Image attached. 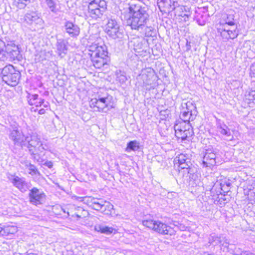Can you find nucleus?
I'll use <instances>...</instances> for the list:
<instances>
[{
  "instance_id": "1",
  "label": "nucleus",
  "mask_w": 255,
  "mask_h": 255,
  "mask_svg": "<svg viewBox=\"0 0 255 255\" xmlns=\"http://www.w3.org/2000/svg\"><path fill=\"white\" fill-rule=\"evenodd\" d=\"M127 8L131 15L127 23L132 29L142 30L148 20V7L138 0H131L128 4Z\"/></svg>"
},
{
  "instance_id": "2",
  "label": "nucleus",
  "mask_w": 255,
  "mask_h": 255,
  "mask_svg": "<svg viewBox=\"0 0 255 255\" xmlns=\"http://www.w3.org/2000/svg\"><path fill=\"white\" fill-rule=\"evenodd\" d=\"M89 55L93 66L96 68L100 69L107 65L109 58L107 47L105 44L99 45V44H93L89 46Z\"/></svg>"
},
{
  "instance_id": "3",
  "label": "nucleus",
  "mask_w": 255,
  "mask_h": 255,
  "mask_svg": "<svg viewBox=\"0 0 255 255\" xmlns=\"http://www.w3.org/2000/svg\"><path fill=\"white\" fill-rule=\"evenodd\" d=\"M76 199L79 201L86 204L94 210H101L102 212L106 215L110 214L111 210L114 208L112 204L102 199L95 198L92 197H77Z\"/></svg>"
},
{
  "instance_id": "4",
  "label": "nucleus",
  "mask_w": 255,
  "mask_h": 255,
  "mask_svg": "<svg viewBox=\"0 0 255 255\" xmlns=\"http://www.w3.org/2000/svg\"><path fill=\"white\" fill-rule=\"evenodd\" d=\"M1 74L2 81L11 86H16L20 77L19 71L10 64L5 66L2 69Z\"/></svg>"
},
{
  "instance_id": "5",
  "label": "nucleus",
  "mask_w": 255,
  "mask_h": 255,
  "mask_svg": "<svg viewBox=\"0 0 255 255\" xmlns=\"http://www.w3.org/2000/svg\"><path fill=\"white\" fill-rule=\"evenodd\" d=\"M107 6L105 0H91L88 6L87 14L94 19L101 18L107 9Z\"/></svg>"
},
{
  "instance_id": "6",
  "label": "nucleus",
  "mask_w": 255,
  "mask_h": 255,
  "mask_svg": "<svg viewBox=\"0 0 255 255\" xmlns=\"http://www.w3.org/2000/svg\"><path fill=\"white\" fill-rule=\"evenodd\" d=\"M112 97L106 92L103 95H98L97 98L92 99L90 102L92 108H96L99 112H106L113 108L111 105Z\"/></svg>"
},
{
  "instance_id": "7",
  "label": "nucleus",
  "mask_w": 255,
  "mask_h": 255,
  "mask_svg": "<svg viewBox=\"0 0 255 255\" xmlns=\"http://www.w3.org/2000/svg\"><path fill=\"white\" fill-rule=\"evenodd\" d=\"M25 141L28 142L27 148L30 154H34V149L40 150L41 152H43L45 150L40 136L37 133L33 132L30 130V132L28 130L27 131Z\"/></svg>"
},
{
  "instance_id": "8",
  "label": "nucleus",
  "mask_w": 255,
  "mask_h": 255,
  "mask_svg": "<svg viewBox=\"0 0 255 255\" xmlns=\"http://www.w3.org/2000/svg\"><path fill=\"white\" fill-rule=\"evenodd\" d=\"M105 31L113 39L122 38L124 36V30L120 27V23L112 17L107 18Z\"/></svg>"
},
{
  "instance_id": "9",
  "label": "nucleus",
  "mask_w": 255,
  "mask_h": 255,
  "mask_svg": "<svg viewBox=\"0 0 255 255\" xmlns=\"http://www.w3.org/2000/svg\"><path fill=\"white\" fill-rule=\"evenodd\" d=\"M202 165L203 167L212 168L216 164L218 149L209 146L204 151Z\"/></svg>"
},
{
  "instance_id": "10",
  "label": "nucleus",
  "mask_w": 255,
  "mask_h": 255,
  "mask_svg": "<svg viewBox=\"0 0 255 255\" xmlns=\"http://www.w3.org/2000/svg\"><path fill=\"white\" fill-rule=\"evenodd\" d=\"M24 20L32 30H38L43 27V21L35 12L26 13L24 16Z\"/></svg>"
},
{
  "instance_id": "11",
  "label": "nucleus",
  "mask_w": 255,
  "mask_h": 255,
  "mask_svg": "<svg viewBox=\"0 0 255 255\" xmlns=\"http://www.w3.org/2000/svg\"><path fill=\"white\" fill-rule=\"evenodd\" d=\"M26 135L27 133H25L24 129L20 131L17 128H13L10 131L9 138L13 142L14 145L22 148L25 144V136Z\"/></svg>"
},
{
  "instance_id": "12",
  "label": "nucleus",
  "mask_w": 255,
  "mask_h": 255,
  "mask_svg": "<svg viewBox=\"0 0 255 255\" xmlns=\"http://www.w3.org/2000/svg\"><path fill=\"white\" fill-rule=\"evenodd\" d=\"M7 178L15 187L22 193L27 191L31 187L30 184L27 182L24 178H20L15 175L9 174Z\"/></svg>"
},
{
  "instance_id": "13",
  "label": "nucleus",
  "mask_w": 255,
  "mask_h": 255,
  "mask_svg": "<svg viewBox=\"0 0 255 255\" xmlns=\"http://www.w3.org/2000/svg\"><path fill=\"white\" fill-rule=\"evenodd\" d=\"M28 197L30 203L35 206L42 204L46 199L45 193L36 187H33L30 190Z\"/></svg>"
},
{
  "instance_id": "14",
  "label": "nucleus",
  "mask_w": 255,
  "mask_h": 255,
  "mask_svg": "<svg viewBox=\"0 0 255 255\" xmlns=\"http://www.w3.org/2000/svg\"><path fill=\"white\" fill-rule=\"evenodd\" d=\"M178 5V0H160L158 2L160 11L165 13H169L174 10Z\"/></svg>"
},
{
  "instance_id": "15",
  "label": "nucleus",
  "mask_w": 255,
  "mask_h": 255,
  "mask_svg": "<svg viewBox=\"0 0 255 255\" xmlns=\"http://www.w3.org/2000/svg\"><path fill=\"white\" fill-rule=\"evenodd\" d=\"M208 244L214 246H221L229 249L230 245L228 239L223 235H217L215 233L210 234L208 237Z\"/></svg>"
},
{
  "instance_id": "16",
  "label": "nucleus",
  "mask_w": 255,
  "mask_h": 255,
  "mask_svg": "<svg viewBox=\"0 0 255 255\" xmlns=\"http://www.w3.org/2000/svg\"><path fill=\"white\" fill-rule=\"evenodd\" d=\"M64 27L66 32L71 37H77L80 34V28L79 26L71 21H66Z\"/></svg>"
},
{
  "instance_id": "17",
  "label": "nucleus",
  "mask_w": 255,
  "mask_h": 255,
  "mask_svg": "<svg viewBox=\"0 0 255 255\" xmlns=\"http://www.w3.org/2000/svg\"><path fill=\"white\" fill-rule=\"evenodd\" d=\"M4 47L6 51L7 58L14 60H19L21 58L19 48L16 45L8 44Z\"/></svg>"
},
{
  "instance_id": "18",
  "label": "nucleus",
  "mask_w": 255,
  "mask_h": 255,
  "mask_svg": "<svg viewBox=\"0 0 255 255\" xmlns=\"http://www.w3.org/2000/svg\"><path fill=\"white\" fill-rule=\"evenodd\" d=\"M153 231L161 235H171L173 234V230L172 228L168 226L167 224L161 222L160 221H157L155 228Z\"/></svg>"
},
{
  "instance_id": "19",
  "label": "nucleus",
  "mask_w": 255,
  "mask_h": 255,
  "mask_svg": "<svg viewBox=\"0 0 255 255\" xmlns=\"http://www.w3.org/2000/svg\"><path fill=\"white\" fill-rule=\"evenodd\" d=\"M174 128L176 136L178 138H181L182 140L187 139V138L191 137L193 134V128H190L189 126H187L188 130L186 131L179 129V127L178 126H174Z\"/></svg>"
},
{
  "instance_id": "20",
  "label": "nucleus",
  "mask_w": 255,
  "mask_h": 255,
  "mask_svg": "<svg viewBox=\"0 0 255 255\" xmlns=\"http://www.w3.org/2000/svg\"><path fill=\"white\" fill-rule=\"evenodd\" d=\"M218 31L225 40H228L229 39H234L238 35L235 28L231 29H226L225 27H219L218 28Z\"/></svg>"
},
{
  "instance_id": "21",
  "label": "nucleus",
  "mask_w": 255,
  "mask_h": 255,
  "mask_svg": "<svg viewBox=\"0 0 255 255\" xmlns=\"http://www.w3.org/2000/svg\"><path fill=\"white\" fill-rule=\"evenodd\" d=\"M153 73V70L150 68L142 70L141 73L138 75L137 79L142 80L143 85H149L151 77L154 76Z\"/></svg>"
},
{
  "instance_id": "22",
  "label": "nucleus",
  "mask_w": 255,
  "mask_h": 255,
  "mask_svg": "<svg viewBox=\"0 0 255 255\" xmlns=\"http://www.w3.org/2000/svg\"><path fill=\"white\" fill-rule=\"evenodd\" d=\"M94 230L100 233L107 235H111L113 233L116 234L117 231L113 227H109L103 224H97L94 227Z\"/></svg>"
},
{
  "instance_id": "23",
  "label": "nucleus",
  "mask_w": 255,
  "mask_h": 255,
  "mask_svg": "<svg viewBox=\"0 0 255 255\" xmlns=\"http://www.w3.org/2000/svg\"><path fill=\"white\" fill-rule=\"evenodd\" d=\"M131 42L133 43L135 52L140 53L144 50L145 41L142 38H134Z\"/></svg>"
},
{
  "instance_id": "24",
  "label": "nucleus",
  "mask_w": 255,
  "mask_h": 255,
  "mask_svg": "<svg viewBox=\"0 0 255 255\" xmlns=\"http://www.w3.org/2000/svg\"><path fill=\"white\" fill-rule=\"evenodd\" d=\"M175 14L179 16L188 17L190 15V12L188 7L180 5L177 6L174 10Z\"/></svg>"
},
{
  "instance_id": "25",
  "label": "nucleus",
  "mask_w": 255,
  "mask_h": 255,
  "mask_svg": "<svg viewBox=\"0 0 255 255\" xmlns=\"http://www.w3.org/2000/svg\"><path fill=\"white\" fill-rule=\"evenodd\" d=\"M187 111H183L180 116L182 122L185 123H190V121H193L195 118L196 115L192 113L191 111H189L187 108Z\"/></svg>"
},
{
  "instance_id": "26",
  "label": "nucleus",
  "mask_w": 255,
  "mask_h": 255,
  "mask_svg": "<svg viewBox=\"0 0 255 255\" xmlns=\"http://www.w3.org/2000/svg\"><path fill=\"white\" fill-rule=\"evenodd\" d=\"M67 44L68 42L64 39H60L57 40L56 48L59 55L62 53H66L67 50Z\"/></svg>"
},
{
  "instance_id": "27",
  "label": "nucleus",
  "mask_w": 255,
  "mask_h": 255,
  "mask_svg": "<svg viewBox=\"0 0 255 255\" xmlns=\"http://www.w3.org/2000/svg\"><path fill=\"white\" fill-rule=\"evenodd\" d=\"M17 232V228L15 226H6L3 227V236L11 237Z\"/></svg>"
},
{
  "instance_id": "28",
  "label": "nucleus",
  "mask_w": 255,
  "mask_h": 255,
  "mask_svg": "<svg viewBox=\"0 0 255 255\" xmlns=\"http://www.w3.org/2000/svg\"><path fill=\"white\" fill-rule=\"evenodd\" d=\"M219 129L221 134L229 137L228 140H232L233 139V136L231 133L230 129L226 125L223 124L222 125H220L219 127Z\"/></svg>"
},
{
  "instance_id": "29",
  "label": "nucleus",
  "mask_w": 255,
  "mask_h": 255,
  "mask_svg": "<svg viewBox=\"0 0 255 255\" xmlns=\"http://www.w3.org/2000/svg\"><path fill=\"white\" fill-rule=\"evenodd\" d=\"M139 148V143L136 140L130 141L127 144V147L125 150L127 152L131 151H136Z\"/></svg>"
},
{
  "instance_id": "30",
  "label": "nucleus",
  "mask_w": 255,
  "mask_h": 255,
  "mask_svg": "<svg viewBox=\"0 0 255 255\" xmlns=\"http://www.w3.org/2000/svg\"><path fill=\"white\" fill-rule=\"evenodd\" d=\"M75 209L76 211L75 215L78 218H84L89 215L88 212L81 207H75Z\"/></svg>"
},
{
  "instance_id": "31",
  "label": "nucleus",
  "mask_w": 255,
  "mask_h": 255,
  "mask_svg": "<svg viewBox=\"0 0 255 255\" xmlns=\"http://www.w3.org/2000/svg\"><path fill=\"white\" fill-rule=\"evenodd\" d=\"M178 166L181 169H186L188 174H192L191 172L193 171V167H192L191 159H187L186 163L179 164Z\"/></svg>"
},
{
  "instance_id": "32",
  "label": "nucleus",
  "mask_w": 255,
  "mask_h": 255,
  "mask_svg": "<svg viewBox=\"0 0 255 255\" xmlns=\"http://www.w3.org/2000/svg\"><path fill=\"white\" fill-rule=\"evenodd\" d=\"M156 222L157 221L152 219L144 220L142 221V224L144 226L153 230Z\"/></svg>"
},
{
  "instance_id": "33",
  "label": "nucleus",
  "mask_w": 255,
  "mask_h": 255,
  "mask_svg": "<svg viewBox=\"0 0 255 255\" xmlns=\"http://www.w3.org/2000/svg\"><path fill=\"white\" fill-rule=\"evenodd\" d=\"M46 4L50 10L56 13L58 9L57 8L56 3L54 0H45Z\"/></svg>"
},
{
  "instance_id": "34",
  "label": "nucleus",
  "mask_w": 255,
  "mask_h": 255,
  "mask_svg": "<svg viewBox=\"0 0 255 255\" xmlns=\"http://www.w3.org/2000/svg\"><path fill=\"white\" fill-rule=\"evenodd\" d=\"M187 159H190L187 157V156L184 154H180L174 159V161L176 163L179 164L186 163Z\"/></svg>"
},
{
  "instance_id": "35",
  "label": "nucleus",
  "mask_w": 255,
  "mask_h": 255,
  "mask_svg": "<svg viewBox=\"0 0 255 255\" xmlns=\"http://www.w3.org/2000/svg\"><path fill=\"white\" fill-rule=\"evenodd\" d=\"M26 98L28 103L30 105H33V104H35L36 100H38V95L37 94H30L28 93Z\"/></svg>"
},
{
  "instance_id": "36",
  "label": "nucleus",
  "mask_w": 255,
  "mask_h": 255,
  "mask_svg": "<svg viewBox=\"0 0 255 255\" xmlns=\"http://www.w3.org/2000/svg\"><path fill=\"white\" fill-rule=\"evenodd\" d=\"M225 24L228 25L234 26L235 25L234 16L233 14H228L226 15V18L224 20Z\"/></svg>"
},
{
  "instance_id": "37",
  "label": "nucleus",
  "mask_w": 255,
  "mask_h": 255,
  "mask_svg": "<svg viewBox=\"0 0 255 255\" xmlns=\"http://www.w3.org/2000/svg\"><path fill=\"white\" fill-rule=\"evenodd\" d=\"M229 251H232L233 255H248V253H246V251H243L240 248H235L234 250L229 247Z\"/></svg>"
},
{
  "instance_id": "38",
  "label": "nucleus",
  "mask_w": 255,
  "mask_h": 255,
  "mask_svg": "<svg viewBox=\"0 0 255 255\" xmlns=\"http://www.w3.org/2000/svg\"><path fill=\"white\" fill-rule=\"evenodd\" d=\"M25 166L29 170V174L33 175L39 173L36 167L30 163H26Z\"/></svg>"
},
{
  "instance_id": "39",
  "label": "nucleus",
  "mask_w": 255,
  "mask_h": 255,
  "mask_svg": "<svg viewBox=\"0 0 255 255\" xmlns=\"http://www.w3.org/2000/svg\"><path fill=\"white\" fill-rule=\"evenodd\" d=\"M29 0H14V4L19 8H23Z\"/></svg>"
},
{
  "instance_id": "40",
  "label": "nucleus",
  "mask_w": 255,
  "mask_h": 255,
  "mask_svg": "<svg viewBox=\"0 0 255 255\" xmlns=\"http://www.w3.org/2000/svg\"><path fill=\"white\" fill-rule=\"evenodd\" d=\"M33 152L34 154H30V155L32 156V158L37 162H41L42 161V159L40 155V153H41L40 150H36L34 149V151Z\"/></svg>"
},
{
  "instance_id": "41",
  "label": "nucleus",
  "mask_w": 255,
  "mask_h": 255,
  "mask_svg": "<svg viewBox=\"0 0 255 255\" xmlns=\"http://www.w3.org/2000/svg\"><path fill=\"white\" fill-rule=\"evenodd\" d=\"M174 126H178L179 127V129H181L183 130L186 131L188 129L187 126H189L190 127V128H193L191 127V125L190 123H185L184 122H180L178 124H176Z\"/></svg>"
},
{
  "instance_id": "42",
  "label": "nucleus",
  "mask_w": 255,
  "mask_h": 255,
  "mask_svg": "<svg viewBox=\"0 0 255 255\" xmlns=\"http://www.w3.org/2000/svg\"><path fill=\"white\" fill-rule=\"evenodd\" d=\"M7 59V56L5 47H0V60L5 61Z\"/></svg>"
},
{
  "instance_id": "43",
  "label": "nucleus",
  "mask_w": 255,
  "mask_h": 255,
  "mask_svg": "<svg viewBox=\"0 0 255 255\" xmlns=\"http://www.w3.org/2000/svg\"><path fill=\"white\" fill-rule=\"evenodd\" d=\"M117 79L120 83H123L127 80V78L125 73L123 72L122 74L117 76Z\"/></svg>"
},
{
  "instance_id": "44",
  "label": "nucleus",
  "mask_w": 255,
  "mask_h": 255,
  "mask_svg": "<svg viewBox=\"0 0 255 255\" xmlns=\"http://www.w3.org/2000/svg\"><path fill=\"white\" fill-rule=\"evenodd\" d=\"M194 170L195 168H193V171L191 172L192 174H189L190 175L189 178L191 179L190 182L191 181V179H193V181H197V174H194Z\"/></svg>"
},
{
  "instance_id": "45",
  "label": "nucleus",
  "mask_w": 255,
  "mask_h": 255,
  "mask_svg": "<svg viewBox=\"0 0 255 255\" xmlns=\"http://www.w3.org/2000/svg\"><path fill=\"white\" fill-rule=\"evenodd\" d=\"M251 75L252 77L255 78V63L252 64L250 67Z\"/></svg>"
},
{
  "instance_id": "46",
  "label": "nucleus",
  "mask_w": 255,
  "mask_h": 255,
  "mask_svg": "<svg viewBox=\"0 0 255 255\" xmlns=\"http://www.w3.org/2000/svg\"><path fill=\"white\" fill-rule=\"evenodd\" d=\"M218 202H219V204L221 206H223L225 205V204L227 202V201H226V198L221 197V198H219Z\"/></svg>"
},
{
  "instance_id": "47",
  "label": "nucleus",
  "mask_w": 255,
  "mask_h": 255,
  "mask_svg": "<svg viewBox=\"0 0 255 255\" xmlns=\"http://www.w3.org/2000/svg\"><path fill=\"white\" fill-rule=\"evenodd\" d=\"M196 20L198 23L200 25H204L206 22L205 20H201L198 17L196 18Z\"/></svg>"
},
{
  "instance_id": "48",
  "label": "nucleus",
  "mask_w": 255,
  "mask_h": 255,
  "mask_svg": "<svg viewBox=\"0 0 255 255\" xmlns=\"http://www.w3.org/2000/svg\"><path fill=\"white\" fill-rule=\"evenodd\" d=\"M44 165L51 168L53 166V163L51 161H46L44 163Z\"/></svg>"
},
{
  "instance_id": "49",
  "label": "nucleus",
  "mask_w": 255,
  "mask_h": 255,
  "mask_svg": "<svg viewBox=\"0 0 255 255\" xmlns=\"http://www.w3.org/2000/svg\"><path fill=\"white\" fill-rule=\"evenodd\" d=\"M191 42L187 40L186 44V51H189L191 50V46L190 45Z\"/></svg>"
},
{
  "instance_id": "50",
  "label": "nucleus",
  "mask_w": 255,
  "mask_h": 255,
  "mask_svg": "<svg viewBox=\"0 0 255 255\" xmlns=\"http://www.w3.org/2000/svg\"><path fill=\"white\" fill-rule=\"evenodd\" d=\"M45 110L44 109H41L40 110H39L38 111V113L40 115H43V114H45Z\"/></svg>"
},
{
  "instance_id": "51",
  "label": "nucleus",
  "mask_w": 255,
  "mask_h": 255,
  "mask_svg": "<svg viewBox=\"0 0 255 255\" xmlns=\"http://www.w3.org/2000/svg\"><path fill=\"white\" fill-rule=\"evenodd\" d=\"M33 105H35L37 107H40L41 106L38 100H36L35 102V104H33Z\"/></svg>"
},
{
  "instance_id": "52",
  "label": "nucleus",
  "mask_w": 255,
  "mask_h": 255,
  "mask_svg": "<svg viewBox=\"0 0 255 255\" xmlns=\"http://www.w3.org/2000/svg\"><path fill=\"white\" fill-rule=\"evenodd\" d=\"M220 25L221 26V27H225L226 29H229L227 26L228 25L227 24H225V22H223L222 23L221 22Z\"/></svg>"
},
{
  "instance_id": "53",
  "label": "nucleus",
  "mask_w": 255,
  "mask_h": 255,
  "mask_svg": "<svg viewBox=\"0 0 255 255\" xmlns=\"http://www.w3.org/2000/svg\"><path fill=\"white\" fill-rule=\"evenodd\" d=\"M42 105L44 108H47L49 107V103L48 102H45Z\"/></svg>"
},
{
  "instance_id": "54",
  "label": "nucleus",
  "mask_w": 255,
  "mask_h": 255,
  "mask_svg": "<svg viewBox=\"0 0 255 255\" xmlns=\"http://www.w3.org/2000/svg\"><path fill=\"white\" fill-rule=\"evenodd\" d=\"M38 101L39 102L41 105H42L43 104H44V102H45L43 99H41V98H40V99L38 98Z\"/></svg>"
},
{
  "instance_id": "55",
  "label": "nucleus",
  "mask_w": 255,
  "mask_h": 255,
  "mask_svg": "<svg viewBox=\"0 0 255 255\" xmlns=\"http://www.w3.org/2000/svg\"><path fill=\"white\" fill-rule=\"evenodd\" d=\"M3 227H1L0 225V237L3 236Z\"/></svg>"
},
{
  "instance_id": "56",
  "label": "nucleus",
  "mask_w": 255,
  "mask_h": 255,
  "mask_svg": "<svg viewBox=\"0 0 255 255\" xmlns=\"http://www.w3.org/2000/svg\"><path fill=\"white\" fill-rule=\"evenodd\" d=\"M246 252L249 253V254H248V255H255V254L252 253V252H251L249 251H246Z\"/></svg>"
},
{
  "instance_id": "57",
  "label": "nucleus",
  "mask_w": 255,
  "mask_h": 255,
  "mask_svg": "<svg viewBox=\"0 0 255 255\" xmlns=\"http://www.w3.org/2000/svg\"><path fill=\"white\" fill-rule=\"evenodd\" d=\"M203 255H212V254H208V253H204Z\"/></svg>"
},
{
  "instance_id": "58",
  "label": "nucleus",
  "mask_w": 255,
  "mask_h": 255,
  "mask_svg": "<svg viewBox=\"0 0 255 255\" xmlns=\"http://www.w3.org/2000/svg\"><path fill=\"white\" fill-rule=\"evenodd\" d=\"M26 255H37L35 254H33V253H27Z\"/></svg>"
},
{
  "instance_id": "59",
  "label": "nucleus",
  "mask_w": 255,
  "mask_h": 255,
  "mask_svg": "<svg viewBox=\"0 0 255 255\" xmlns=\"http://www.w3.org/2000/svg\"><path fill=\"white\" fill-rule=\"evenodd\" d=\"M191 104H191V103H190V102H188V103H186V106H187V107H188L189 105H191Z\"/></svg>"
},
{
  "instance_id": "60",
  "label": "nucleus",
  "mask_w": 255,
  "mask_h": 255,
  "mask_svg": "<svg viewBox=\"0 0 255 255\" xmlns=\"http://www.w3.org/2000/svg\"><path fill=\"white\" fill-rule=\"evenodd\" d=\"M37 111V109H35V110H34V112H36Z\"/></svg>"
},
{
  "instance_id": "61",
  "label": "nucleus",
  "mask_w": 255,
  "mask_h": 255,
  "mask_svg": "<svg viewBox=\"0 0 255 255\" xmlns=\"http://www.w3.org/2000/svg\"><path fill=\"white\" fill-rule=\"evenodd\" d=\"M230 185V183H229V184L227 185L228 186H229Z\"/></svg>"
}]
</instances>
